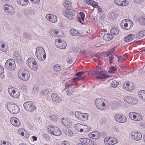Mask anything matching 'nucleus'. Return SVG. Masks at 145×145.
Masks as SVG:
<instances>
[{"label":"nucleus","mask_w":145,"mask_h":145,"mask_svg":"<svg viewBox=\"0 0 145 145\" xmlns=\"http://www.w3.org/2000/svg\"><path fill=\"white\" fill-rule=\"evenodd\" d=\"M35 55L37 59L40 61H43L46 58L45 52L42 47H37L36 48Z\"/></svg>","instance_id":"f257e3e1"},{"label":"nucleus","mask_w":145,"mask_h":145,"mask_svg":"<svg viewBox=\"0 0 145 145\" xmlns=\"http://www.w3.org/2000/svg\"><path fill=\"white\" fill-rule=\"evenodd\" d=\"M3 8L5 13L8 16H12L14 14L15 11L13 7L8 4L4 5Z\"/></svg>","instance_id":"f03ea898"},{"label":"nucleus","mask_w":145,"mask_h":145,"mask_svg":"<svg viewBox=\"0 0 145 145\" xmlns=\"http://www.w3.org/2000/svg\"><path fill=\"white\" fill-rule=\"evenodd\" d=\"M133 25V22L128 19L123 20L121 23V27L124 29L126 30L130 29Z\"/></svg>","instance_id":"7ed1b4c3"},{"label":"nucleus","mask_w":145,"mask_h":145,"mask_svg":"<svg viewBox=\"0 0 145 145\" xmlns=\"http://www.w3.org/2000/svg\"><path fill=\"white\" fill-rule=\"evenodd\" d=\"M48 131L53 135L59 136L61 134V131L57 127L52 125L48 127Z\"/></svg>","instance_id":"20e7f679"},{"label":"nucleus","mask_w":145,"mask_h":145,"mask_svg":"<svg viewBox=\"0 0 145 145\" xmlns=\"http://www.w3.org/2000/svg\"><path fill=\"white\" fill-rule=\"evenodd\" d=\"M23 106L25 110L27 112H32L36 108V106L34 103L31 101L24 103Z\"/></svg>","instance_id":"39448f33"},{"label":"nucleus","mask_w":145,"mask_h":145,"mask_svg":"<svg viewBox=\"0 0 145 145\" xmlns=\"http://www.w3.org/2000/svg\"><path fill=\"white\" fill-rule=\"evenodd\" d=\"M8 110L12 114H16L18 113L20 110V108L17 105L12 103L7 104Z\"/></svg>","instance_id":"423d86ee"},{"label":"nucleus","mask_w":145,"mask_h":145,"mask_svg":"<svg viewBox=\"0 0 145 145\" xmlns=\"http://www.w3.org/2000/svg\"><path fill=\"white\" fill-rule=\"evenodd\" d=\"M102 70L101 68L99 69V68L94 71H91V75L97 74L98 76H96V78L98 79H103L106 78L107 76L102 71Z\"/></svg>","instance_id":"0eeeda50"},{"label":"nucleus","mask_w":145,"mask_h":145,"mask_svg":"<svg viewBox=\"0 0 145 145\" xmlns=\"http://www.w3.org/2000/svg\"><path fill=\"white\" fill-rule=\"evenodd\" d=\"M95 104L97 108L100 110H105L106 109V104L103 99H97L95 101Z\"/></svg>","instance_id":"6e6552de"},{"label":"nucleus","mask_w":145,"mask_h":145,"mask_svg":"<svg viewBox=\"0 0 145 145\" xmlns=\"http://www.w3.org/2000/svg\"><path fill=\"white\" fill-rule=\"evenodd\" d=\"M118 142V140L113 137H107L104 139V143L105 145H114Z\"/></svg>","instance_id":"1a4fd4ad"},{"label":"nucleus","mask_w":145,"mask_h":145,"mask_svg":"<svg viewBox=\"0 0 145 145\" xmlns=\"http://www.w3.org/2000/svg\"><path fill=\"white\" fill-rule=\"evenodd\" d=\"M135 88L134 84L130 81H126L124 82L123 85V89L126 91H131Z\"/></svg>","instance_id":"9d476101"},{"label":"nucleus","mask_w":145,"mask_h":145,"mask_svg":"<svg viewBox=\"0 0 145 145\" xmlns=\"http://www.w3.org/2000/svg\"><path fill=\"white\" fill-rule=\"evenodd\" d=\"M18 75L20 79L24 81L28 80L29 78V72L27 71H25L23 72L20 71L18 72Z\"/></svg>","instance_id":"9b49d317"},{"label":"nucleus","mask_w":145,"mask_h":145,"mask_svg":"<svg viewBox=\"0 0 145 145\" xmlns=\"http://www.w3.org/2000/svg\"><path fill=\"white\" fill-rule=\"evenodd\" d=\"M114 119L117 122L120 123H124L127 121L126 117L121 114H117L115 115Z\"/></svg>","instance_id":"f8f14e48"},{"label":"nucleus","mask_w":145,"mask_h":145,"mask_svg":"<svg viewBox=\"0 0 145 145\" xmlns=\"http://www.w3.org/2000/svg\"><path fill=\"white\" fill-rule=\"evenodd\" d=\"M56 45L59 48L61 49H65L67 46V44L64 41L59 39H56L55 40Z\"/></svg>","instance_id":"ddd939ff"},{"label":"nucleus","mask_w":145,"mask_h":145,"mask_svg":"<svg viewBox=\"0 0 145 145\" xmlns=\"http://www.w3.org/2000/svg\"><path fill=\"white\" fill-rule=\"evenodd\" d=\"M132 138L135 141H138L141 139L142 137L141 133L137 131H133L131 133Z\"/></svg>","instance_id":"4468645a"},{"label":"nucleus","mask_w":145,"mask_h":145,"mask_svg":"<svg viewBox=\"0 0 145 145\" xmlns=\"http://www.w3.org/2000/svg\"><path fill=\"white\" fill-rule=\"evenodd\" d=\"M124 101L126 103L131 105H135L137 103V101L132 97H125L124 99Z\"/></svg>","instance_id":"2eb2a0df"},{"label":"nucleus","mask_w":145,"mask_h":145,"mask_svg":"<svg viewBox=\"0 0 145 145\" xmlns=\"http://www.w3.org/2000/svg\"><path fill=\"white\" fill-rule=\"evenodd\" d=\"M8 65V69L10 71L14 70L16 67V64L15 61L13 59H9L7 61L5 65Z\"/></svg>","instance_id":"dca6fc26"},{"label":"nucleus","mask_w":145,"mask_h":145,"mask_svg":"<svg viewBox=\"0 0 145 145\" xmlns=\"http://www.w3.org/2000/svg\"><path fill=\"white\" fill-rule=\"evenodd\" d=\"M50 34L52 36L57 37L62 36L63 35V32L61 31L52 29L50 31Z\"/></svg>","instance_id":"f3484780"},{"label":"nucleus","mask_w":145,"mask_h":145,"mask_svg":"<svg viewBox=\"0 0 145 145\" xmlns=\"http://www.w3.org/2000/svg\"><path fill=\"white\" fill-rule=\"evenodd\" d=\"M8 91L10 95L14 98H17L20 95L18 92L16 91V90L13 88H8Z\"/></svg>","instance_id":"a211bd4d"},{"label":"nucleus","mask_w":145,"mask_h":145,"mask_svg":"<svg viewBox=\"0 0 145 145\" xmlns=\"http://www.w3.org/2000/svg\"><path fill=\"white\" fill-rule=\"evenodd\" d=\"M77 78H74L68 81L65 84V87L66 88L69 87L70 86L76 84L78 80Z\"/></svg>","instance_id":"6ab92c4d"},{"label":"nucleus","mask_w":145,"mask_h":145,"mask_svg":"<svg viewBox=\"0 0 145 145\" xmlns=\"http://www.w3.org/2000/svg\"><path fill=\"white\" fill-rule=\"evenodd\" d=\"M46 18L50 22L55 23L57 22V17L54 15L51 14H48L46 15Z\"/></svg>","instance_id":"aec40b11"},{"label":"nucleus","mask_w":145,"mask_h":145,"mask_svg":"<svg viewBox=\"0 0 145 145\" xmlns=\"http://www.w3.org/2000/svg\"><path fill=\"white\" fill-rule=\"evenodd\" d=\"M115 3L119 6H125L128 4V2L127 0H114Z\"/></svg>","instance_id":"412c9836"},{"label":"nucleus","mask_w":145,"mask_h":145,"mask_svg":"<svg viewBox=\"0 0 145 145\" xmlns=\"http://www.w3.org/2000/svg\"><path fill=\"white\" fill-rule=\"evenodd\" d=\"M74 11L72 9L69 8L65 10L64 14L65 16L71 18L74 16Z\"/></svg>","instance_id":"4be33fe9"},{"label":"nucleus","mask_w":145,"mask_h":145,"mask_svg":"<svg viewBox=\"0 0 145 145\" xmlns=\"http://www.w3.org/2000/svg\"><path fill=\"white\" fill-rule=\"evenodd\" d=\"M10 121L12 124L15 127H19L20 125V123L18 119L16 117H12Z\"/></svg>","instance_id":"5701e85b"},{"label":"nucleus","mask_w":145,"mask_h":145,"mask_svg":"<svg viewBox=\"0 0 145 145\" xmlns=\"http://www.w3.org/2000/svg\"><path fill=\"white\" fill-rule=\"evenodd\" d=\"M37 62L35 59L33 58H28L26 62V63L28 66L29 68H31V66H33L34 64L36 63Z\"/></svg>","instance_id":"b1692460"},{"label":"nucleus","mask_w":145,"mask_h":145,"mask_svg":"<svg viewBox=\"0 0 145 145\" xmlns=\"http://www.w3.org/2000/svg\"><path fill=\"white\" fill-rule=\"evenodd\" d=\"M135 35L131 33L125 37L124 38V41L126 42H128L132 41L134 38Z\"/></svg>","instance_id":"393cba45"},{"label":"nucleus","mask_w":145,"mask_h":145,"mask_svg":"<svg viewBox=\"0 0 145 145\" xmlns=\"http://www.w3.org/2000/svg\"><path fill=\"white\" fill-rule=\"evenodd\" d=\"M51 97L53 101L57 103H59L61 101V99L58 95L56 93H54L52 94Z\"/></svg>","instance_id":"a878e982"},{"label":"nucleus","mask_w":145,"mask_h":145,"mask_svg":"<svg viewBox=\"0 0 145 145\" xmlns=\"http://www.w3.org/2000/svg\"><path fill=\"white\" fill-rule=\"evenodd\" d=\"M145 35V30L138 31L135 37L138 39H141Z\"/></svg>","instance_id":"bb28decb"},{"label":"nucleus","mask_w":145,"mask_h":145,"mask_svg":"<svg viewBox=\"0 0 145 145\" xmlns=\"http://www.w3.org/2000/svg\"><path fill=\"white\" fill-rule=\"evenodd\" d=\"M62 65L58 64H55L53 66V69L56 72L60 71L62 69Z\"/></svg>","instance_id":"cd10ccee"},{"label":"nucleus","mask_w":145,"mask_h":145,"mask_svg":"<svg viewBox=\"0 0 145 145\" xmlns=\"http://www.w3.org/2000/svg\"><path fill=\"white\" fill-rule=\"evenodd\" d=\"M61 122L63 124L65 127L70 126L71 124L69 120L67 118H63L61 119Z\"/></svg>","instance_id":"c85d7f7f"},{"label":"nucleus","mask_w":145,"mask_h":145,"mask_svg":"<svg viewBox=\"0 0 145 145\" xmlns=\"http://www.w3.org/2000/svg\"><path fill=\"white\" fill-rule=\"evenodd\" d=\"M113 38V36L112 35L108 33L105 34L103 37V39L106 41H109Z\"/></svg>","instance_id":"c756f323"},{"label":"nucleus","mask_w":145,"mask_h":145,"mask_svg":"<svg viewBox=\"0 0 145 145\" xmlns=\"http://www.w3.org/2000/svg\"><path fill=\"white\" fill-rule=\"evenodd\" d=\"M62 4L64 7L67 9L70 8L72 5L71 2L68 0L65 1L62 3Z\"/></svg>","instance_id":"7c9ffc66"},{"label":"nucleus","mask_w":145,"mask_h":145,"mask_svg":"<svg viewBox=\"0 0 145 145\" xmlns=\"http://www.w3.org/2000/svg\"><path fill=\"white\" fill-rule=\"evenodd\" d=\"M92 137L91 138L94 139H97L100 137V133L98 131H95L91 133Z\"/></svg>","instance_id":"2f4dec72"},{"label":"nucleus","mask_w":145,"mask_h":145,"mask_svg":"<svg viewBox=\"0 0 145 145\" xmlns=\"http://www.w3.org/2000/svg\"><path fill=\"white\" fill-rule=\"evenodd\" d=\"M84 73V72L83 71H81L77 72L76 74V76H78L77 77H76L77 78V80L78 81L83 80L84 77L82 76Z\"/></svg>","instance_id":"473e14b6"},{"label":"nucleus","mask_w":145,"mask_h":145,"mask_svg":"<svg viewBox=\"0 0 145 145\" xmlns=\"http://www.w3.org/2000/svg\"><path fill=\"white\" fill-rule=\"evenodd\" d=\"M17 2L20 5L22 6H25L28 4L29 1L28 0H20Z\"/></svg>","instance_id":"72a5a7b5"},{"label":"nucleus","mask_w":145,"mask_h":145,"mask_svg":"<svg viewBox=\"0 0 145 145\" xmlns=\"http://www.w3.org/2000/svg\"><path fill=\"white\" fill-rule=\"evenodd\" d=\"M139 96V98L142 99L143 101H145V91L141 90L140 91Z\"/></svg>","instance_id":"f704fd0d"},{"label":"nucleus","mask_w":145,"mask_h":145,"mask_svg":"<svg viewBox=\"0 0 145 145\" xmlns=\"http://www.w3.org/2000/svg\"><path fill=\"white\" fill-rule=\"evenodd\" d=\"M142 116L140 114L136 113L133 120L135 121H138L142 120Z\"/></svg>","instance_id":"c9c22d12"},{"label":"nucleus","mask_w":145,"mask_h":145,"mask_svg":"<svg viewBox=\"0 0 145 145\" xmlns=\"http://www.w3.org/2000/svg\"><path fill=\"white\" fill-rule=\"evenodd\" d=\"M88 115L86 113H82L80 120L82 121H85L87 120Z\"/></svg>","instance_id":"e433bc0d"},{"label":"nucleus","mask_w":145,"mask_h":145,"mask_svg":"<svg viewBox=\"0 0 145 145\" xmlns=\"http://www.w3.org/2000/svg\"><path fill=\"white\" fill-rule=\"evenodd\" d=\"M111 80V85L112 87L116 88L118 86L119 82L117 80L113 79H112Z\"/></svg>","instance_id":"4c0bfd02"},{"label":"nucleus","mask_w":145,"mask_h":145,"mask_svg":"<svg viewBox=\"0 0 145 145\" xmlns=\"http://www.w3.org/2000/svg\"><path fill=\"white\" fill-rule=\"evenodd\" d=\"M0 50L5 52L7 51V48L5 47V45L2 42H0Z\"/></svg>","instance_id":"58836bf2"},{"label":"nucleus","mask_w":145,"mask_h":145,"mask_svg":"<svg viewBox=\"0 0 145 145\" xmlns=\"http://www.w3.org/2000/svg\"><path fill=\"white\" fill-rule=\"evenodd\" d=\"M110 32L112 34L117 35L119 33V31L117 28L116 27H114L110 30Z\"/></svg>","instance_id":"ea45409f"},{"label":"nucleus","mask_w":145,"mask_h":145,"mask_svg":"<svg viewBox=\"0 0 145 145\" xmlns=\"http://www.w3.org/2000/svg\"><path fill=\"white\" fill-rule=\"evenodd\" d=\"M139 23L142 25H145V16H142L139 19Z\"/></svg>","instance_id":"a19ab883"},{"label":"nucleus","mask_w":145,"mask_h":145,"mask_svg":"<svg viewBox=\"0 0 145 145\" xmlns=\"http://www.w3.org/2000/svg\"><path fill=\"white\" fill-rule=\"evenodd\" d=\"M68 88V89L67 90V93L68 95H70L74 91V88L70 87Z\"/></svg>","instance_id":"79ce46f5"},{"label":"nucleus","mask_w":145,"mask_h":145,"mask_svg":"<svg viewBox=\"0 0 145 145\" xmlns=\"http://www.w3.org/2000/svg\"><path fill=\"white\" fill-rule=\"evenodd\" d=\"M70 33L71 35L74 36H77L79 34L77 31L74 29H71L70 31Z\"/></svg>","instance_id":"37998d69"},{"label":"nucleus","mask_w":145,"mask_h":145,"mask_svg":"<svg viewBox=\"0 0 145 145\" xmlns=\"http://www.w3.org/2000/svg\"><path fill=\"white\" fill-rule=\"evenodd\" d=\"M117 71V68L113 67H111L109 68L108 72L110 73H114Z\"/></svg>","instance_id":"c03bdc74"},{"label":"nucleus","mask_w":145,"mask_h":145,"mask_svg":"<svg viewBox=\"0 0 145 145\" xmlns=\"http://www.w3.org/2000/svg\"><path fill=\"white\" fill-rule=\"evenodd\" d=\"M65 133L68 136H72L73 135L72 131L69 129H67L66 130Z\"/></svg>","instance_id":"a18cd8bd"},{"label":"nucleus","mask_w":145,"mask_h":145,"mask_svg":"<svg viewBox=\"0 0 145 145\" xmlns=\"http://www.w3.org/2000/svg\"><path fill=\"white\" fill-rule=\"evenodd\" d=\"M82 126H83V125L79 123H76L74 125V128L78 131H79L80 128H82Z\"/></svg>","instance_id":"49530a36"},{"label":"nucleus","mask_w":145,"mask_h":145,"mask_svg":"<svg viewBox=\"0 0 145 145\" xmlns=\"http://www.w3.org/2000/svg\"><path fill=\"white\" fill-rule=\"evenodd\" d=\"M136 114V112H131L129 113V118L132 120H134L135 118V116Z\"/></svg>","instance_id":"de8ad7c7"},{"label":"nucleus","mask_w":145,"mask_h":145,"mask_svg":"<svg viewBox=\"0 0 145 145\" xmlns=\"http://www.w3.org/2000/svg\"><path fill=\"white\" fill-rule=\"evenodd\" d=\"M30 69L33 71H37L38 69V65L37 62L33 64V66H31Z\"/></svg>","instance_id":"09e8293b"},{"label":"nucleus","mask_w":145,"mask_h":145,"mask_svg":"<svg viewBox=\"0 0 145 145\" xmlns=\"http://www.w3.org/2000/svg\"><path fill=\"white\" fill-rule=\"evenodd\" d=\"M82 113H81V112H79L78 111L76 112L75 113V116L79 120H80V118Z\"/></svg>","instance_id":"8fccbe9b"},{"label":"nucleus","mask_w":145,"mask_h":145,"mask_svg":"<svg viewBox=\"0 0 145 145\" xmlns=\"http://www.w3.org/2000/svg\"><path fill=\"white\" fill-rule=\"evenodd\" d=\"M39 89V88L38 87L36 86H34L33 87L32 92L33 93L36 94L38 92Z\"/></svg>","instance_id":"3c124183"},{"label":"nucleus","mask_w":145,"mask_h":145,"mask_svg":"<svg viewBox=\"0 0 145 145\" xmlns=\"http://www.w3.org/2000/svg\"><path fill=\"white\" fill-rule=\"evenodd\" d=\"M49 118H50L51 120L54 121H56L57 119V116L56 115H51Z\"/></svg>","instance_id":"603ef678"},{"label":"nucleus","mask_w":145,"mask_h":145,"mask_svg":"<svg viewBox=\"0 0 145 145\" xmlns=\"http://www.w3.org/2000/svg\"><path fill=\"white\" fill-rule=\"evenodd\" d=\"M91 6L94 8H96L98 6V3L97 2L91 0Z\"/></svg>","instance_id":"864d4df0"},{"label":"nucleus","mask_w":145,"mask_h":145,"mask_svg":"<svg viewBox=\"0 0 145 145\" xmlns=\"http://www.w3.org/2000/svg\"><path fill=\"white\" fill-rule=\"evenodd\" d=\"M84 130V132H87L89 131V127L87 125H83L82 126Z\"/></svg>","instance_id":"5fc2aeb1"},{"label":"nucleus","mask_w":145,"mask_h":145,"mask_svg":"<svg viewBox=\"0 0 145 145\" xmlns=\"http://www.w3.org/2000/svg\"><path fill=\"white\" fill-rule=\"evenodd\" d=\"M49 91L48 89H43L42 91V95H46L49 93Z\"/></svg>","instance_id":"6e6d98bb"},{"label":"nucleus","mask_w":145,"mask_h":145,"mask_svg":"<svg viewBox=\"0 0 145 145\" xmlns=\"http://www.w3.org/2000/svg\"><path fill=\"white\" fill-rule=\"evenodd\" d=\"M87 138H81L80 139V142L82 143L83 145H85V144L86 143V140Z\"/></svg>","instance_id":"4d7b16f0"},{"label":"nucleus","mask_w":145,"mask_h":145,"mask_svg":"<svg viewBox=\"0 0 145 145\" xmlns=\"http://www.w3.org/2000/svg\"><path fill=\"white\" fill-rule=\"evenodd\" d=\"M114 51V48L112 49L109 50L108 52H106V54L107 56H108L110 54L112 53Z\"/></svg>","instance_id":"13d9d810"},{"label":"nucleus","mask_w":145,"mask_h":145,"mask_svg":"<svg viewBox=\"0 0 145 145\" xmlns=\"http://www.w3.org/2000/svg\"><path fill=\"white\" fill-rule=\"evenodd\" d=\"M80 15L81 18L82 19L83 21H84L85 18V14H84L82 12H80Z\"/></svg>","instance_id":"bf43d9fd"},{"label":"nucleus","mask_w":145,"mask_h":145,"mask_svg":"<svg viewBox=\"0 0 145 145\" xmlns=\"http://www.w3.org/2000/svg\"><path fill=\"white\" fill-rule=\"evenodd\" d=\"M24 36L27 39H29V34L28 33H25L24 34Z\"/></svg>","instance_id":"052dcab7"},{"label":"nucleus","mask_w":145,"mask_h":145,"mask_svg":"<svg viewBox=\"0 0 145 145\" xmlns=\"http://www.w3.org/2000/svg\"><path fill=\"white\" fill-rule=\"evenodd\" d=\"M4 73V69L1 65H0V75H1L2 73Z\"/></svg>","instance_id":"680f3d73"},{"label":"nucleus","mask_w":145,"mask_h":145,"mask_svg":"<svg viewBox=\"0 0 145 145\" xmlns=\"http://www.w3.org/2000/svg\"><path fill=\"white\" fill-rule=\"evenodd\" d=\"M109 63L110 64H112L113 62V60L114 58L113 56H111L109 57Z\"/></svg>","instance_id":"e2e57ef3"},{"label":"nucleus","mask_w":145,"mask_h":145,"mask_svg":"<svg viewBox=\"0 0 145 145\" xmlns=\"http://www.w3.org/2000/svg\"><path fill=\"white\" fill-rule=\"evenodd\" d=\"M86 143H85V145H90L91 143L90 142V140L89 139L87 138L86 140Z\"/></svg>","instance_id":"0e129e2a"},{"label":"nucleus","mask_w":145,"mask_h":145,"mask_svg":"<svg viewBox=\"0 0 145 145\" xmlns=\"http://www.w3.org/2000/svg\"><path fill=\"white\" fill-rule=\"evenodd\" d=\"M67 61L69 63H72V60L70 57H68L67 59Z\"/></svg>","instance_id":"69168bd1"},{"label":"nucleus","mask_w":145,"mask_h":145,"mask_svg":"<svg viewBox=\"0 0 145 145\" xmlns=\"http://www.w3.org/2000/svg\"><path fill=\"white\" fill-rule=\"evenodd\" d=\"M61 145H70L69 142L67 141H63L61 143Z\"/></svg>","instance_id":"338daca9"},{"label":"nucleus","mask_w":145,"mask_h":145,"mask_svg":"<svg viewBox=\"0 0 145 145\" xmlns=\"http://www.w3.org/2000/svg\"><path fill=\"white\" fill-rule=\"evenodd\" d=\"M31 1L36 4H38L39 3L40 0H30Z\"/></svg>","instance_id":"774afa93"}]
</instances>
